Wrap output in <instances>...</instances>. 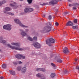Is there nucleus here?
Wrapping results in <instances>:
<instances>
[{
	"label": "nucleus",
	"mask_w": 79,
	"mask_h": 79,
	"mask_svg": "<svg viewBox=\"0 0 79 79\" xmlns=\"http://www.w3.org/2000/svg\"><path fill=\"white\" fill-rule=\"evenodd\" d=\"M3 13H6V11H4Z\"/></svg>",
	"instance_id": "obj_57"
},
{
	"label": "nucleus",
	"mask_w": 79,
	"mask_h": 79,
	"mask_svg": "<svg viewBox=\"0 0 79 79\" xmlns=\"http://www.w3.org/2000/svg\"><path fill=\"white\" fill-rule=\"evenodd\" d=\"M2 66L3 68L5 69L6 67V65L5 64H3L2 65Z\"/></svg>",
	"instance_id": "obj_27"
},
{
	"label": "nucleus",
	"mask_w": 79,
	"mask_h": 79,
	"mask_svg": "<svg viewBox=\"0 0 79 79\" xmlns=\"http://www.w3.org/2000/svg\"><path fill=\"white\" fill-rule=\"evenodd\" d=\"M21 55L17 54L15 55V57L16 58L18 59H21Z\"/></svg>",
	"instance_id": "obj_18"
},
{
	"label": "nucleus",
	"mask_w": 79,
	"mask_h": 79,
	"mask_svg": "<svg viewBox=\"0 0 79 79\" xmlns=\"http://www.w3.org/2000/svg\"><path fill=\"white\" fill-rule=\"evenodd\" d=\"M27 39L28 40H30V41H32L33 40V39L31 37H28Z\"/></svg>",
	"instance_id": "obj_26"
},
{
	"label": "nucleus",
	"mask_w": 79,
	"mask_h": 79,
	"mask_svg": "<svg viewBox=\"0 0 79 79\" xmlns=\"http://www.w3.org/2000/svg\"><path fill=\"white\" fill-rule=\"evenodd\" d=\"M0 2H1V5H2V4H4V3H5L6 2V1L5 0H3Z\"/></svg>",
	"instance_id": "obj_28"
},
{
	"label": "nucleus",
	"mask_w": 79,
	"mask_h": 79,
	"mask_svg": "<svg viewBox=\"0 0 79 79\" xmlns=\"http://www.w3.org/2000/svg\"><path fill=\"white\" fill-rule=\"evenodd\" d=\"M32 45L35 48H40L41 47V45L39 43L36 42H34L32 44Z\"/></svg>",
	"instance_id": "obj_6"
},
{
	"label": "nucleus",
	"mask_w": 79,
	"mask_h": 79,
	"mask_svg": "<svg viewBox=\"0 0 79 79\" xmlns=\"http://www.w3.org/2000/svg\"><path fill=\"white\" fill-rule=\"evenodd\" d=\"M74 64H75V63H74Z\"/></svg>",
	"instance_id": "obj_61"
},
{
	"label": "nucleus",
	"mask_w": 79,
	"mask_h": 79,
	"mask_svg": "<svg viewBox=\"0 0 79 79\" xmlns=\"http://www.w3.org/2000/svg\"><path fill=\"white\" fill-rule=\"evenodd\" d=\"M77 60H78L77 59H76V60H75V61H77Z\"/></svg>",
	"instance_id": "obj_54"
},
{
	"label": "nucleus",
	"mask_w": 79,
	"mask_h": 79,
	"mask_svg": "<svg viewBox=\"0 0 79 79\" xmlns=\"http://www.w3.org/2000/svg\"><path fill=\"white\" fill-rule=\"evenodd\" d=\"M22 15H24V13L23 12V13H21Z\"/></svg>",
	"instance_id": "obj_55"
},
{
	"label": "nucleus",
	"mask_w": 79,
	"mask_h": 79,
	"mask_svg": "<svg viewBox=\"0 0 79 79\" xmlns=\"http://www.w3.org/2000/svg\"><path fill=\"white\" fill-rule=\"evenodd\" d=\"M52 15H50L48 17V19L49 20H50L51 19H52Z\"/></svg>",
	"instance_id": "obj_33"
},
{
	"label": "nucleus",
	"mask_w": 79,
	"mask_h": 79,
	"mask_svg": "<svg viewBox=\"0 0 79 79\" xmlns=\"http://www.w3.org/2000/svg\"><path fill=\"white\" fill-rule=\"evenodd\" d=\"M76 68L77 69H78V71H79V67L78 66H76Z\"/></svg>",
	"instance_id": "obj_45"
},
{
	"label": "nucleus",
	"mask_w": 79,
	"mask_h": 79,
	"mask_svg": "<svg viewBox=\"0 0 79 79\" xmlns=\"http://www.w3.org/2000/svg\"><path fill=\"white\" fill-rule=\"evenodd\" d=\"M34 10V9L31 8H29V12H32V11H33Z\"/></svg>",
	"instance_id": "obj_31"
},
{
	"label": "nucleus",
	"mask_w": 79,
	"mask_h": 79,
	"mask_svg": "<svg viewBox=\"0 0 79 79\" xmlns=\"http://www.w3.org/2000/svg\"><path fill=\"white\" fill-rule=\"evenodd\" d=\"M36 71H42V72H45L46 70L45 69L43 68H39L36 69Z\"/></svg>",
	"instance_id": "obj_13"
},
{
	"label": "nucleus",
	"mask_w": 79,
	"mask_h": 79,
	"mask_svg": "<svg viewBox=\"0 0 79 79\" xmlns=\"http://www.w3.org/2000/svg\"><path fill=\"white\" fill-rule=\"evenodd\" d=\"M0 78L1 79H4V77H2V76L0 77Z\"/></svg>",
	"instance_id": "obj_46"
},
{
	"label": "nucleus",
	"mask_w": 79,
	"mask_h": 79,
	"mask_svg": "<svg viewBox=\"0 0 79 79\" xmlns=\"http://www.w3.org/2000/svg\"><path fill=\"white\" fill-rule=\"evenodd\" d=\"M20 1H23V0H20Z\"/></svg>",
	"instance_id": "obj_58"
},
{
	"label": "nucleus",
	"mask_w": 79,
	"mask_h": 79,
	"mask_svg": "<svg viewBox=\"0 0 79 79\" xmlns=\"http://www.w3.org/2000/svg\"><path fill=\"white\" fill-rule=\"evenodd\" d=\"M55 59L57 60V61L58 63H62V60L60 59V57L57 56H56Z\"/></svg>",
	"instance_id": "obj_10"
},
{
	"label": "nucleus",
	"mask_w": 79,
	"mask_h": 79,
	"mask_svg": "<svg viewBox=\"0 0 79 79\" xmlns=\"http://www.w3.org/2000/svg\"><path fill=\"white\" fill-rule=\"evenodd\" d=\"M40 5H41V6H44V4H40Z\"/></svg>",
	"instance_id": "obj_51"
},
{
	"label": "nucleus",
	"mask_w": 79,
	"mask_h": 79,
	"mask_svg": "<svg viewBox=\"0 0 79 79\" xmlns=\"http://www.w3.org/2000/svg\"><path fill=\"white\" fill-rule=\"evenodd\" d=\"M47 45H48V46H49V47H51L52 46V44H47Z\"/></svg>",
	"instance_id": "obj_49"
},
{
	"label": "nucleus",
	"mask_w": 79,
	"mask_h": 79,
	"mask_svg": "<svg viewBox=\"0 0 79 79\" xmlns=\"http://www.w3.org/2000/svg\"><path fill=\"white\" fill-rule=\"evenodd\" d=\"M33 39L34 40H36L37 39V37L36 36H34L33 37Z\"/></svg>",
	"instance_id": "obj_38"
},
{
	"label": "nucleus",
	"mask_w": 79,
	"mask_h": 79,
	"mask_svg": "<svg viewBox=\"0 0 79 79\" xmlns=\"http://www.w3.org/2000/svg\"><path fill=\"white\" fill-rule=\"evenodd\" d=\"M20 31V34L22 35L23 37H24V36L26 35L27 34L25 31H24L23 29H20L19 30Z\"/></svg>",
	"instance_id": "obj_9"
},
{
	"label": "nucleus",
	"mask_w": 79,
	"mask_h": 79,
	"mask_svg": "<svg viewBox=\"0 0 79 79\" xmlns=\"http://www.w3.org/2000/svg\"><path fill=\"white\" fill-rule=\"evenodd\" d=\"M5 10L6 11H9L10 10V7H6L5 8Z\"/></svg>",
	"instance_id": "obj_23"
},
{
	"label": "nucleus",
	"mask_w": 79,
	"mask_h": 79,
	"mask_svg": "<svg viewBox=\"0 0 79 79\" xmlns=\"http://www.w3.org/2000/svg\"><path fill=\"white\" fill-rule=\"evenodd\" d=\"M29 30V29H25V32H28Z\"/></svg>",
	"instance_id": "obj_42"
},
{
	"label": "nucleus",
	"mask_w": 79,
	"mask_h": 79,
	"mask_svg": "<svg viewBox=\"0 0 79 79\" xmlns=\"http://www.w3.org/2000/svg\"><path fill=\"white\" fill-rule=\"evenodd\" d=\"M0 42L4 44V43H6V41L5 40H3V37L2 36L0 37Z\"/></svg>",
	"instance_id": "obj_14"
},
{
	"label": "nucleus",
	"mask_w": 79,
	"mask_h": 79,
	"mask_svg": "<svg viewBox=\"0 0 79 79\" xmlns=\"http://www.w3.org/2000/svg\"><path fill=\"white\" fill-rule=\"evenodd\" d=\"M43 5H48V2H46V3H43Z\"/></svg>",
	"instance_id": "obj_39"
},
{
	"label": "nucleus",
	"mask_w": 79,
	"mask_h": 79,
	"mask_svg": "<svg viewBox=\"0 0 79 79\" xmlns=\"http://www.w3.org/2000/svg\"><path fill=\"white\" fill-rule=\"evenodd\" d=\"M55 15H56V13H55Z\"/></svg>",
	"instance_id": "obj_59"
},
{
	"label": "nucleus",
	"mask_w": 79,
	"mask_h": 79,
	"mask_svg": "<svg viewBox=\"0 0 79 79\" xmlns=\"http://www.w3.org/2000/svg\"><path fill=\"white\" fill-rule=\"evenodd\" d=\"M13 64H14L15 65H16L17 64H18V62H13Z\"/></svg>",
	"instance_id": "obj_43"
},
{
	"label": "nucleus",
	"mask_w": 79,
	"mask_h": 79,
	"mask_svg": "<svg viewBox=\"0 0 79 79\" xmlns=\"http://www.w3.org/2000/svg\"><path fill=\"white\" fill-rule=\"evenodd\" d=\"M64 74H66L69 73V72L67 70H65L64 72Z\"/></svg>",
	"instance_id": "obj_32"
},
{
	"label": "nucleus",
	"mask_w": 79,
	"mask_h": 79,
	"mask_svg": "<svg viewBox=\"0 0 79 79\" xmlns=\"http://www.w3.org/2000/svg\"><path fill=\"white\" fill-rule=\"evenodd\" d=\"M18 63H19V64H22V62L21 61L18 62Z\"/></svg>",
	"instance_id": "obj_48"
},
{
	"label": "nucleus",
	"mask_w": 79,
	"mask_h": 79,
	"mask_svg": "<svg viewBox=\"0 0 79 79\" xmlns=\"http://www.w3.org/2000/svg\"><path fill=\"white\" fill-rule=\"evenodd\" d=\"M69 6H70V7H71V6H73V4H70L69 5Z\"/></svg>",
	"instance_id": "obj_47"
},
{
	"label": "nucleus",
	"mask_w": 79,
	"mask_h": 79,
	"mask_svg": "<svg viewBox=\"0 0 79 79\" xmlns=\"http://www.w3.org/2000/svg\"><path fill=\"white\" fill-rule=\"evenodd\" d=\"M21 66H19L17 68V70L19 71H21Z\"/></svg>",
	"instance_id": "obj_24"
},
{
	"label": "nucleus",
	"mask_w": 79,
	"mask_h": 79,
	"mask_svg": "<svg viewBox=\"0 0 79 79\" xmlns=\"http://www.w3.org/2000/svg\"><path fill=\"white\" fill-rule=\"evenodd\" d=\"M68 14H69V12H64L63 15V16H65L67 15H68Z\"/></svg>",
	"instance_id": "obj_21"
},
{
	"label": "nucleus",
	"mask_w": 79,
	"mask_h": 79,
	"mask_svg": "<svg viewBox=\"0 0 79 79\" xmlns=\"http://www.w3.org/2000/svg\"><path fill=\"white\" fill-rule=\"evenodd\" d=\"M51 65L52 66H53V67H55V66H56V65H55V64H54L52 63H51Z\"/></svg>",
	"instance_id": "obj_37"
},
{
	"label": "nucleus",
	"mask_w": 79,
	"mask_h": 79,
	"mask_svg": "<svg viewBox=\"0 0 79 79\" xmlns=\"http://www.w3.org/2000/svg\"><path fill=\"white\" fill-rule=\"evenodd\" d=\"M14 21L15 22V23H17V24H19V25L20 26H21V27H25V28L28 27L27 26H25L23 24H22V23H21V22L19 21V20L18 19H14Z\"/></svg>",
	"instance_id": "obj_3"
},
{
	"label": "nucleus",
	"mask_w": 79,
	"mask_h": 79,
	"mask_svg": "<svg viewBox=\"0 0 79 79\" xmlns=\"http://www.w3.org/2000/svg\"><path fill=\"white\" fill-rule=\"evenodd\" d=\"M9 73L10 74L12 75H15V72L13 70H10Z\"/></svg>",
	"instance_id": "obj_19"
},
{
	"label": "nucleus",
	"mask_w": 79,
	"mask_h": 79,
	"mask_svg": "<svg viewBox=\"0 0 79 79\" xmlns=\"http://www.w3.org/2000/svg\"><path fill=\"white\" fill-rule=\"evenodd\" d=\"M46 42L47 44H50L51 43L54 44L55 43V40L51 38L48 40H47L46 41Z\"/></svg>",
	"instance_id": "obj_5"
},
{
	"label": "nucleus",
	"mask_w": 79,
	"mask_h": 79,
	"mask_svg": "<svg viewBox=\"0 0 79 79\" xmlns=\"http://www.w3.org/2000/svg\"><path fill=\"white\" fill-rule=\"evenodd\" d=\"M3 44L4 45H6L7 47H10V48L13 49V50H19V51H23V50H24V49L22 48H19L18 47L11 46L9 44L4 43Z\"/></svg>",
	"instance_id": "obj_2"
},
{
	"label": "nucleus",
	"mask_w": 79,
	"mask_h": 79,
	"mask_svg": "<svg viewBox=\"0 0 79 79\" xmlns=\"http://www.w3.org/2000/svg\"><path fill=\"white\" fill-rule=\"evenodd\" d=\"M11 25L9 24L5 25L3 26V29L7 31H11Z\"/></svg>",
	"instance_id": "obj_4"
},
{
	"label": "nucleus",
	"mask_w": 79,
	"mask_h": 79,
	"mask_svg": "<svg viewBox=\"0 0 79 79\" xmlns=\"http://www.w3.org/2000/svg\"><path fill=\"white\" fill-rule=\"evenodd\" d=\"M2 6V4L1 3V2H0V6Z\"/></svg>",
	"instance_id": "obj_52"
},
{
	"label": "nucleus",
	"mask_w": 79,
	"mask_h": 79,
	"mask_svg": "<svg viewBox=\"0 0 79 79\" xmlns=\"http://www.w3.org/2000/svg\"><path fill=\"white\" fill-rule=\"evenodd\" d=\"M73 10H76L77 8H76V7H74L73 8Z\"/></svg>",
	"instance_id": "obj_44"
},
{
	"label": "nucleus",
	"mask_w": 79,
	"mask_h": 79,
	"mask_svg": "<svg viewBox=\"0 0 79 79\" xmlns=\"http://www.w3.org/2000/svg\"><path fill=\"white\" fill-rule=\"evenodd\" d=\"M55 11H56V12H57V11H58V9H55Z\"/></svg>",
	"instance_id": "obj_50"
},
{
	"label": "nucleus",
	"mask_w": 79,
	"mask_h": 79,
	"mask_svg": "<svg viewBox=\"0 0 79 79\" xmlns=\"http://www.w3.org/2000/svg\"><path fill=\"white\" fill-rule=\"evenodd\" d=\"M10 6H12L13 7V9H15L18 6L17 5V4L15 2H13L12 3L10 4Z\"/></svg>",
	"instance_id": "obj_7"
},
{
	"label": "nucleus",
	"mask_w": 79,
	"mask_h": 79,
	"mask_svg": "<svg viewBox=\"0 0 79 79\" xmlns=\"http://www.w3.org/2000/svg\"><path fill=\"white\" fill-rule=\"evenodd\" d=\"M26 71V68L25 67H23L22 69V70L21 71V73H25Z\"/></svg>",
	"instance_id": "obj_16"
},
{
	"label": "nucleus",
	"mask_w": 79,
	"mask_h": 79,
	"mask_svg": "<svg viewBox=\"0 0 79 79\" xmlns=\"http://www.w3.org/2000/svg\"><path fill=\"white\" fill-rule=\"evenodd\" d=\"M53 25L49 22L46 23V26H45L43 29V30H42L41 32L42 33H47V32H48L51 31V30L52 31H54L55 30V27H52Z\"/></svg>",
	"instance_id": "obj_1"
},
{
	"label": "nucleus",
	"mask_w": 79,
	"mask_h": 79,
	"mask_svg": "<svg viewBox=\"0 0 79 79\" xmlns=\"http://www.w3.org/2000/svg\"><path fill=\"white\" fill-rule=\"evenodd\" d=\"M55 76H56V75L54 73H52L51 74V76L52 78L54 77Z\"/></svg>",
	"instance_id": "obj_22"
},
{
	"label": "nucleus",
	"mask_w": 79,
	"mask_h": 79,
	"mask_svg": "<svg viewBox=\"0 0 79 79\" xmlns=\"http://www.w3.org/2000/svg\"><path fill=\"white\" fill-rule=\"evenodd\" d=\"M40 79H45V76L44 75H41V77H40Z\"/></svg>",
	"instance_id": "obj_29"
},
{
	"label": "nucleus",
	"mask_w": 79,
	"mask_h": 79,
	"mask_svg": "<svg viewBox=\"0 0 79 79\" xmlns=\"http://www.w3.org/2000/svg\"><path fill=\"white\" fill-rule=\"evenodd\" d=\"M73 22L74 23H77V20L76 19H75L74 20H73Z\"/></svg>",
	"instance_id": "obj_35"
},
{
	"label": "nucleus",
	"mask_w": 79,
	"mask_h": 79,
	"mask_svg": "<svg viewBox=\"0 0 79 79\" xmlns=\"http://www.w3.org/2000/svg\"><path fill=\"white\" fill-rule=\"evenodd\" d=\"M7 14H8V15H12V16H13V15H14V14H13L11 12H7Z\"/></svg>",
	"instance_id": "obj_34"
},
{
	"label": "nucleus",
	"mask_w": 79,
	"mask_h": 79,
	"mask_svg": "<svg viewBox=\"0 0 79 79\" xmlns=\"http://www.w3.org/2000/svg\"><path fill=\"white\" fill-rule=\"evenodd\" d=\"M24 12L25 13H27L28 12H29V8L28 7L24 9Z\"/></svg>",
	"instance_id": "obj_17"
},
{
	"label": "nucleus",
	"mask_w": 79,
	"mask_h": 79,
	"mask_svg": "<svg viewBox=\"0 0 79 79\" xmlns=\"http://www.w3.org/2000/svg\"><path fill=\"white\" fill-rule=\"evenodd\" d=\"M55 25L56 26H58L59 25V24L57 22H56L55 23Z\"/></svg>",
	"instance_id": "obj_40"
},
{
	"label": "nucleus",
	"mask_w": 79,
	"mask_h": 79,
	"mask_svg": "<svg viewBox=\"0 0 79 79\" xmlns=\"http://www.w3.org/2000/svg\"><path fill=\"white\" fill-rule=\"evenodd\" d=\"M58 1H59V0H52L49 2V5H54V4H56V3H58Z\"/></svg>",
	"instance_id": "obj_8"
},
{
	"label": "nucleus",
	"mask_w": 79,
	"mask_h": 79,
	"mask_svg": "<svg viewBox=\"0 0 79 79\" xmlns=\"http://www.w3.org/2000/svg\"><path fill=\"white\" fill-rule=\"evenodd\" d=\"M27 2H28L29 4H31L32 2V0H27Z\"/></svg>",
	"instance_id": "obj_30"
},
{
	"label": "nucleus",
	"mask_w": 79,
	"mask_h": 79,
	"mask_svg": "<svg viewBox=\"0 0 79 79\" xmlns=\"http://www.w3.org/2000/svg\"><path fill=\"white\" fill-rule=\"evenodd\" d=\"M68 1H69V2H71V1L70 0H68Z\"/></svg>",
	"instance_id": "obj_56"
},
{
	"label": "nucleus",
	"mask_w": 79,
	"mask_h": 79,
	"mask_svg": "<svg viewBox=\"0 0 79 79\" xmlns=\"http://www.w3.org/2000/svg\"><path fill=\"white\" fill-rule=\"evenodd\" d=\"M74 24L71 21H69L66 24V26H72Z\"/></svg>",
	"instance_id": "obj_12"
},
{
	"label": "nucleus",
	"mask_w": 79,
	"mask_h": 79,
	"mask_svg": "<svg viewBox=\"0 0 79 79\" xmlns=\"http://www.w3.org/2000/svg\"><path fill=\"white\" fill-rule=\"evenodd\" d=\"M63 52H64V53L66 54V53H69V51L68 50V48L65 47L63 49Z\"/></svg>",
	"instance_id": "obj_11"
},
{
	"label": "nucleus",
	"mask_w": 79,
	"mask_h": 79,
	"mask_svg": "<svg viewBox=\"0 0 79 79\" xmlns=\"http://www.w3.org/2000/svg\"><path fill=\"white\" fill-rule=\"evenodd\" d=\"M67 60H69V58H68V59L67 58Z\"/></svg>",
	"instance_id": "obj_60"
},
{
	"label": "nucleus",
	"mask_w": 79,
	"mask_h": 79,
	"mask_svg": "<svg viewBox=\"0 0 79 79\" xmlns=\"http://www.w3.org/2000/svg\"><path fill=\"white\" fill-rule=\"evenodd\" d=\"M21 58L23 59H25V56H23L21 55Z\"/></svg>",
	"instance_id": "obj_41"
},
{
	"label": "nucleus",
	"mask_w": 79,
	"mask_h": 79,
	"mask_svg": "<svg viewBox=\"0 0 79 79\" xmlns=\"http://www.w3.org/2000/svg\"><path fill=\"white\" fill-rule=\"evenodd\" d=\"M43 17H45V15H43Z\"/></svg>",
	"instance_id": "obj_53"
},
{
	"label": "nucleus",
	"mask_w": 79,
	"mask_h": 79,
	"mask_svg": "<svg viewBox=\"0 0 79 79\" xmlns=\"http://www.w3.org/2000/svg\"><path fill=\"white\" fill-rule=\"evenodd\" d=\"M73 6H74L77 7V6H79V4L77 3H74L73 4Z\"/></svg>",
	"instance_id": "obj_20"
},
{
	"label": "nucleus",
	"mask_w": 79,
	"mask_h": 79,
	"mask_svg": "<svg viewBox=\"0 0 79 79\" xmlns=\"http://www.w3.org/2000/svg\"><path fill=\"white\" fill-rule=\"evenodd\" d=\"M12 45H15V46H19L18 48H19V47L20 46V44L17 43H12L11 44Z\"/></svg>",
	"instance_id": "obj_15"
},
{
	"label": "nucleus",
	"mask_w": 79,
	"mask_h": 79,
	"mask_svg": "<svg viewBox=\"0 0 79 79\" xmlns=\"http://www.w3.org/2000/svg\"><path fill=\"white\" fill-rule=\"evenodd\" d=\"M41 74L40 73H38L36 75L37 77H41Z\"/></svg>",
	"instance_id": "obj_25"
},
{
	"label": "nucleus",
	"mask_w": 79,
	"mask_h": 79,
	"mask_svg": "<svg viewBox=\"0 0 79 79\" xmlns=\"http://www.w3.org/2000/svg\"><path fill=\"white\" fill-rule=\"evenodd\" d=\"M73 29H77V26H73L72 27Z\"/></svg>",
	"instance_id": "obj_36"
}]
</instances>
